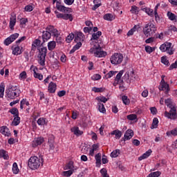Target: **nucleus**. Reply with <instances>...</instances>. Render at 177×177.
<instances>
[{
  "label": "nucleus",
  "mask_w": 177,
  "mask_h": 177,
  "mask_svg": "<svg viewBox=\"0 0 177 177\" xmlns=\"http://www.w3.org/2000/svg\"><path fill=\"white\" fill-rule=\"evenodd\" d=\"M165 103L169 109H170L169 112L165 111V116L167 118H169L170 120H176L177 113H176V106L174 105V102H172V100L171 98H168L165 100Z\"/></svg>",
  "instance_id": "obj_1"
},
{
  "label": "nucleus",
  "mask_w": 177,
  "mask_h": 177,
  "mask_svg": "<svg viewBox=\"0 0 177 177\" xmlns=\"http://www.w3.org/2000/svg\"><path fill=\"white\" fill-rule=\"evenodd\" d=\"M44 162V158L41 157V159L37 156H32L28 160V167L30 169H38L42 165Z\"/></svg>",
  "instance_id": "obj_2"
},
{
  "label": "nucleus",
  "mask_w": 177,
  "mask_h": 177,
  "mask_svg": "<svg viewBox=\"0 0 177 177\" xmlns=\"http://www.w3.org/2000/svg\"><path fill=\"white\" fill-rule=\"evenodd\" d=\"M6 93L8 99H16L20 96V90L17 88V86H10L6 91Z\"/></svg>",
  "instance_id": "obj_3"
},
{
  "label": "nucleus",
  "mask_w": 177,
  "mask_h": 177,
  "mask_svg": "<svg viewBox=\"0 0 177 177\" xmlns=\"http://www.w3.org/2000/svg\"><path fill=\"white\" fill-rule=\"evenodd\" d=\"M156 31L157 28L153 24H146L145 27L143 28V32L146 37H153Z\"/></svg>",
  "instance_id": "obj_4"
},
{
  "label": "nucleus",
  "mask_w": 177,
  "mask_h": 177,
  "mask_svg": "<svg viewBox=\"0 0 177 177\" xmlns=\"http://www.w3.org/2000/svg\"><path fill=\"white\" fill-rule=\"evenodd\" d=\"M90 52L91 53H93L95 57H105V56H107V53L103 51L99 44H97V46L94 45V46L90 49Z\"/></svg>",
  "instance_id": "obj_5"
},
{
  "label": "nucleus",
  "mask_w": 177,
  "mask_h": 177,
  "mask_svg": "<svg viewBox=\"0 0 177 177\" xmlns=\"http://www.w3.org/2000/svg\"><path fill=\"white\" fill-rule=\"evenodd\" d=\"M111 64L114 66H118V64H121L124 60V56L121 53H114L110 58Z\"/></svg>",
  "instance_id": "obj_6"
},
{
  "label": "nucleus",
  "mask_w": 177,
  "mask_h": 177,
  "mask_svg": "<svg viewBox=\"0 0 177 177\" xmlns=\"http://www.w3.org/2000/svg\"><path fill=\"white\" fill-rule=\"evenodd\" d=\"M171 46H172V43L165 42L160 46V50L161 52H167L169 55H174V50H172Z\"/></svg>",
  "instance_id": "obj_7"
},
{
  "label": "nucleus",
  "mask_w": 177,
  "mask_h": 177,
  "mask_svg": "<svg viewBox=\"0 0 177 177\" xmlns=\"http://www.w3.org/2000/svg\"><path fill=\"white\" fill-rule=\"evenodd\" d=\"M17 38H19V33L11 35L9 37L4 40V45H6V46H9V45H10V44H12V42H13L15 39H17Z\"/></svg>",
  "instance_id": "obj_8"
},
{
  "label": "nucleus",
  "mask_w": 177,
  "mask_h": 177,
  "mask_svg": "<svg viewBox=\"0 0 177 177\" xmlns=\"http://www.w3.org/2000/svg\"><path fill=\"white\" fill-rule=\"evenodd\" d=\"M132 78H135V72L133 71H129L126 72L123 77V80H124L127 84L131 83V80H132Z\"/></svg>",
  "instance_id": "obj_9"
},
{
  "label": "nucleus",
  "mask_w": 177,
  "mask_h": 177,
  "mask_svg": "<svg viewBox=\"0 0 177 177\" xmlns=\"http://www.w3.org/2000/svg\"><path fill=\"white\" fill-rule=\"evenodd\" d=\"M133 131L132 129H128L126 131L124 138H122V141L123 140L124 142H126V140H129L132 139L133 136Z\"/></svg>",
  "instance_id": "obj_10"
},
{
  "label": "nucleus",
  "mask_w": 177,
  "mask_h": 177,
  "mask_svg": "<svg viewBox=\"0 0 177 177\" xmlns=\"http://www.w3.org/2000/svg\"><path fill=\"white\" fill-rule=\"evenodd\" d=\"M47 31L51 32L53 34V37L55 38H57V35H59V30L55 28V26H48L46 28Z\"/></svg>",
  "instance_id": "obj_11"
},
{
  "label": "nucleus",
  "mask_w": 177,
  "mask_h": 177,
  "mask_svg": "<svg viewBox=\"0 0 177 177\" xmlns=\"http://www.w3.org/2000/svg\"><path fill=\"white\" fill-rule=\"evenodd\" d=\"M16 25V14L12 12L11 17L10 18V30H15V26Z\"/></svg>",
  "instance_id": "obj_12"
},
{
  "label": "nucleus",
  "mask_w": 177,
  "mask_h": 177,
  "mask_svg": "<svg viewBox=\"0 0 177 177\" xmlns=\"http://www.w3.org/2000/svg\"><path fill=\"white\" fill-rule=\"evenodd\" d=\"M44 143V138L39 137L37 138H35V140L32 141V147H37V146H39Z\"/></svg>",
  "instance_id": "obj_13"
},
{
  "label": "nucleus",
  "mask_w": 177,
  "mask_h": 177,
  "mask_svg": "<svg viewBox=\"0 0 177 177\" xmlns=\"http://www.w3.org/2000/svg\"><path fill=\"white\" fill-rule=\"evenodd\" d=\"M52 37V33H50L48 30L44 31L42 35L43 44L44 42H47L48 39H50Z\"/></svg>",
  "instance_id": "obj_14"
},
{
  "label": "nucleus",
  "mask_w": 177,
  "mask_h": 177,
  "mask_svg": "<svg viewBox=\"0 0 177 177\" xmlns=\"http://www.w3.org/2000/svg\"><path fill=\"white\" fill-rule=\"evenodd\" d=\"M0 133L4 135V136H10V131H9V128L6 126L0 127Z\"/></svg>",
  "instance_id": "obj_15"
},
{
  "label": "nucleus",
  "mask_w": 177,
  "mask_h": 177,
  "mask_svg": "<svg viewBox=\"0 0 177 177\" xmlns=\"http://www.w3.org/2000/svg\"><path fill=\"white\" fill-rule=\"evenodd\" d=\"M71 131L76 136H81V135H82V133H84V131L80 130V128L77 127H74L71 128Z\"/></svg>",
  "instance_id": "obj_16"
},
{
  "label": "nucleus",
  "mask_w": 177,
  "mask_h": 177,
  "mask_svg": "<svg viewBox=\"0 0 177 177\" xmlns=\"http://www.w3.org/2000/svg\"><path fill=\"white\" fill-rule=\"evenodd\" d=\"M160 91H165V93H168V92H169L170 89H169V84H168L167 83H165L163 84H160L158 87Z\"/></svg>",
  "instance_id": "obj_17"
},
{
  "label": "nucleus",
  "mask_w": 177,
  "mask_h": 177,
  "mask_svg": "<svg viewBox=\"0 0 177 177\" xmlns=\"http://www.w3.org/2000/svg\"><path fill=\"white\" fill-rule=\"evenodd\" d=\"M12 55H21V49H20V47L19 46H13L12 47Z\"/></svg>",
  "instance_id": "obj_18"
},
{
  "label": "nucleus",
  "mask_w": 177,
  "mask_h": 177,
  "mask_svg": "<svg viewBox=\"0 0 177 177\" xmlns=\"http://www.w3.org/2000/svg\"><path fill=\"white\" fill-rule=\"evenodd\" d=\"M152 152L153 151H151V149H149L147 151H146L144 154L138 158V161H142V160H145L147 158V157H150V155Z\"/></svg>",
  "instance_id": "obj_19"
},
{
  "label": "nucleus",
  "mask_w": 177,
  "mask_h": 177,
  "mask_svg": "<svg viewBox=\"0 0 177 177\" xmlns=\"http://www.w3.org/2000/svg\"><path fill=\"white\" fill-rule=\"evenodd\" d=\"M85 39V35L82 32H78L77 36L75 38V41L78 42V41H82Z\"/></svg>",
  "instance_id": "obj_20"
},
{
  "label": "nucleus",
  "mask_w": 177,
  "mask_h": 177,
  "mask_svg": "<svg viewBox=\"0 0 177 177\" xmlns=\"http://www.w3.org/2000/svg\"><path fill=\"white\" fill-rule=\"evenodd\" d=\"M56 84L53 83V82H50L48 85V92L50 93H55L56 92Z\"/></svg>",
  "instance_id": "obj_21"
},
{
  "label": "nucleus",
  "mask_w": 177,
  "mask_h": 177,
  "mask_svg": "<svg viewBox=\"0 0 177 177\" xmlns=\"http://www.w3.org/2000/svg\"><path fill=\"white\" fill-rule=\"evenodd\" d=\"M95 160L96 167H100L102 165V154L100 153L95 155Z\"/></svg>",
  "instance_id": "obj_22"
},
{
  "label": "nucleus",
  "mask_w": 177,
  "mask_h": 177,
  "mask_svg": "<svg viewBox=\"0 0 177 177\" xmlns=\"http://www.w3.org/2000/svg\"><path fill=\"white\" fill-rule=\"evenodd\" d=\"M115 19V15L113 14H106L104 15V19L107 20V21H113Z\"/></svg>",
  "instance_id": "obj_23"
},
{
  "label": "nucleus",
  "mask_w": 177,
  "mask_h": 177,
  "mask_svg": "<svg viewBox=\"0 0 177 177\" xmlns=\"http://www.w3.org/2000/svg\"><path fill=\"white\" fill-rule=\"evenodd\" d=\"M102 35V32L98 31L96 33H93L91 41H95V44L99 39V37Z\"/></svg>",
  "instance_id": "obj_24"
},
{
  "label": "nucleus",
  "mask_w": 177,
  "mask_h": 177,
  "mask_svg": "<svg viewBox=\"0 0 177 177\" xmlns=\"http://www.w3.org/2000/svg\"><path fill=\"white\" fill-rule=\"evenodd\" d=\"M0 158H3L4 160H9V155H8V152L3 149H1Z\"/></svg>",
  "instance_id": "obj_25"
},
{
  "label": "nucleus",
  "mask_w": 177,
  "mask_h": 177,
  "mask_svg": "<svg viewBox=\"0 0 177 177\" xmlns=\"http://www.w3.org/2000/svg\"><path fill=\"white\" fill-rule=\"evenodd\" d=\"M48 52V48L46 47H41L39 49V56H43L46 57V53Z\"/></svg>",
  "instance_id": "obj_26"
},
{
  "label": "nucleus",
  "mask_w": 177,
  "mask_h": 177,
  "mask_svg": "<svg viewBox=\"0 0 177 177\" xmlns=\"http://www.w3.org/2000/svg\"><path fill=\"white\" fill-rule=\"evenodd\" d=\"M111 135H115V139H120L121 136H122V133L117 129L114 130L111 133Z\"/></svg>",
  "instance_id": "obj_27"
},
{
  "label": "nucleus",
  "mask_w": 177,
  "mask_h": 177,
  "mask_svg": "<svg viewBox=\"0 0 177 177\" xmlns=\"http://www.w3.org/2000/svg\"><path fill=\"white\" fill-rule=\"evenodd\" d=\"M142 10L147 12L149 16H153L154 15V10L151 8H142Z\"/></svg>",
  "instance_id": "obj_28"
},
{
  "label": "nucleus",
  "mask_w": 177,
  "mask_h": 177,
  "mask_svg": "<svg viewBox=\"0 0 177 177\" xmlns=\"http://www.w3.org/2000/svg\"><path fill=\"white\" fill-rule=\"evenodd\" d=\"M167 16L169 19V20H171V21H177V17L176 15H175V14L171 12H167Z\"/></svg>",
  "instance_id": "obj_29"
},
{
  "label": "nucleus",
  "mask_w": 177,
  "mask_h": 177,
  "mask_svg": "<svg viewBox=\"0 0 177 177\" xmlns=\"http://www.w3.org/2000/svg\"><path fill=\"white\" fill-rule=\"evenodd\" d=\"M61 3H60V1H57L56 8L57 10H59L60 12H64V10H66V6H62Z\"/></svg>",
  "instance_id": "obj_30"
},
{
  "label": "nucleus",
  "mask_w": 177,
  "mask_h": 177,
  "mask_svg": "<svg viewBox=\"0 0 177 177\" xmlns=\"http://www.w3.org/2000/svg\"><path fill=\"white\" fill-rule=\"evenodd\" d=\"M48 50H53L56 48V42L54 41H50L48 44Z\"/></svg>",
  "instance_id": "obj_31"
},
{
  "label": "nucleus",
  "mask_w": 177,
  "mask_h": 177,
  "mask_svg": "<svg viewBox=\"0 0 177 177\" xmlns=\"http://www.w3.org/2000/svg\"><path fill=\"white\" fill-rule=\"evenodd\" d=\"M98 110L100 113H106V108H104V104H102V102H98Z\"/></svg>",
  "instance_id": "obj_32"
},
{
  "label": "nucleus",
  "mask_w": 177,
  "mask_h": 177,
  "mask_svg": "<svg viewBox=\"0 0 177 177\" xmlns=\"http://www.w3.org/2000/svg\"><path fill=\"white\" fill-rule=\"evenodd\" d=\"M19 124H20V117L15 116V118H14L12 122V125H14V127H17V125H19Z\"/></svg>",
  "instance_id": "obj_33"
},
{
  "label": "nucleus",
  "mask_w": 177,
  "mask_h": 177,
  "mask_svg": "<svg viewBox=\"0 0 177 177\" xmlns=\"http://www.w3.org/2000/svg\"><path fill=\"white\" fill-rule=\"evenodd\" d=\"M38 57H39V64H40V66H45V62L46 60V57L38 55Z\"/></svg>",
  "instance_id": "obj_34"
},
{
  "label": "nucleus",
  "mask_w": 177,
  "mask_h": 177,
  "mask_svg": "<svg viewBox=\"0 0 177 177\" xmlns=\"http://www.w3.org/2000/svg\"><path fill=\"white\" fill-rule=\"evenodd\" d=\"M118 156H120V149H115L111 153V157L112 158H116V157H118Z\"/></svg>",
  "instance_id": "obj_35"
},
{
  "label": "nucleus",
  "mask_w": 177,
  "mask_h": 177,
  "mask_svg": "<svg viewBox=\"0 0 177 177\" xmlns=\"http://www.w3.org/2000/svg\"><path fill=\"white\" fill-rule=\"evenodd\" d=\"M130 12L131 13H133V15H138L139 14V8L138 7H136V6H133L131 7Z\"/></svg>",
  "instance_id": "obj_36"
},
{
  "label": "nucleus",
  "mask_w": 177,
  "mask_h": 177,
  "mask_svg": "<svg viewBox=\"0 0 177 177\" xmlns=\"http://www.w3.org/2000/svg\"><path fill=\"white\" fill-rule=\"evenodd\" d=\"M19 171V167L17 166V163L14 162L13 165H12V172H13V174H15L16 175V174H17Z\"/></svg>",
  "instance_id": "obj_37"
},
{
  "label": "nucleus",
  "mask_w": 177,
  "mask_h": 177,
  "mask_svg": "<svg viewBox=\"0 0 177 177\" xmlns=\"http://www.w3.org/2000/svg\"><path fill=\"white\" fill-rule=\"evenodd\" d=\"M74 168V162L70 161L64 168V169H73Z\"/></svg>",
  "instance_id": "obj_38"
},
{
  "label": "nucleus",
  "mask_w": 177,
  "mask_h": 177,
  "mask_svg": "<svg viewBox=\"0 0 177 177\" xmlns=\"http://www.w3.org/2000/svg\"><path fill=\"white\" fill-rule=\"evenodd\" d=\"M127 118L129 121H133L135 120H138V115H136V114H130L127 116Z\"/></svg>",
  "instance_id": "obj_39"
},
{
  "label": "nucleus",
  "mask_w": 177,
  "mask_h": 177,
  "mask_svg": "<svg viewBox=\"0 0 177 177\" xmlns=\"http://www.w3.org/2000/svg\"><path fill=\"white\" fill-rule=\"evenodd\" d=\"M92 91L95 92V93H99L102 92H104V88L101 87V88H97V87H93L92 88Z\"/></svg>",
  "instance_id": "obj_40"
},
{
  "label": "nucleus",
  "mask_w": 177,
  "mask_h": 177,
  "mask_svg": "<svg viewBox=\"0 0 177 177\" xmlns=\"http://www.w3.org/2000/svg\"><path fill=\"white\" fill-rule=\"evenodd\" d=\"M122 100L124 104H126V105H128L129 104V103H131V101L129 100V99H128V96H126V95H123L122 97Z\"/></svg>",
  "instance_id": "obj_41"
},
{
  "label": "nucleus",
  "mask_w": 177,
  "mask_h": 177,
  "mask_svg": "<svg viewBox=\"0 0 177 177\" xmlns=\"http://www.w3.org/2000/svg\"><path fill=\"white\" fill-rule=\"evenodd\" d=\"M160 175H161L160 171H154V172L150 173L147 177H158L160 176Z\"/></svg>",
  "instance_id": "obj_42"
},
{
  "label": "nucleus",
  "mask_w": 177,
  "mask_h": 177,
  "mask_svg": "<svg viewBox=\"0 0 177 177\" xmlns=\"http://www.w3.org/2000/svg\"><path fill=\"white\" fill-rule=\"evenodd\" d=\"M10 113L14 115V117L19 116V110L17 108H14L10 110Z\"/></svg>",
  "instance_id": "obj_43"
},
{
  "label": "nucleus",
  "mask_w": 177,
  "mask_h": 177,
  "mask_svg": "<svg viewBox=\"0 0 177 177\" xmlns=\"http://www.w3.org/2000/svg\"><path fill=\"white\" fill-rule=\"evenodd\" d=\"M122 74H124V71H120L115 77L116 82H120V80H121V77H122Z\"/></svg>",
  "instance_id": "obj_44"
},
{
  "label": "nucleus",
  "mask_w": 177,
  "mask_h": 177,
  "mask_svg": "<svg viewBox=\"0 0 177 177\" xmlns=\"http://www.w3.org/2000/svg\"><path fill=\"white\" fill-rule=\"evenodd\" d=\"M35 78H37V80H39V81H42L44 80V75L41 73H38L37 72H35V74H33Z\"/></svg>",
  "instance_id": "obj_45"
},
{
  "label": "nucleus",
  "mask_w": 177,
  "mask_h": 177,
  "mask_svg": "<svg viewBox=\"0 0 177 177\" xmlns=\"http://www.w3.org/2000/svg\"><path fill=\"white\" fill-rule=\"evenodd\" d=\"M157 127H158V119L157 118H154L151 124V128H157Z\"/></svg>",
  "instance_id": "obj_46"
},
{
  "label": "nucleus",
  "mask_w": 177,
  "mask_h": 177,
  "mask_svg": "<svg viewBox=\"0 0 177 177\" xmlns=\"http://www.w3.org/2000/svg\"><path fill=\"white\" fill-rule=\"evenodd\" d=\"M64 20H70L73 21V15L71 14H64Z\"/></svg>",
  "instance_id": "obj_47"
},
{
  "label": "nucleus",
  "mask_w": 177,
  "mask_h": 177,
  "mask_svg": "<svg viewBox=\"0 0 177 177\" xmlns=\"http://www.w3.org/2000/svg\"><path fill=\"white\" fill-rule=\"evenodd\" d=\"M4 92H5V84H1L0 85V97H3Z\"/></svg>",
  "instance_id": "obj_48"
},
{
  "label": "nucleus",
  "mask_w": 177,
  "mask_h": 177,
  "mask_svg": "<svg viewBox=\"0 0 177 177\" xmlns=\"http://www.w3.org/2000/svg\"><path fill=\"white\" fill-rule=\"evenodd\" d=\"M109 98H106V97H97L96 100H98V102H102V103H106L109 100Z\"/></svg>",
  "instance_id": "obj_49"
},
{
  "label": "nucleus",
  "mask_w": 177,
  "mask_h": 177,
  "mask_svg": "<svg viewBox=\"0 0 177 177\" xmlns=\"http://www.w3.org/2000/svg\"><path fill=\"white\" fill-rule=\"evenodd\" d=\"M161 62L165 66H169V61L167 59V57H162Z\"/></svg>",
  "instance_id": "obj_50"
},
{
  "label": "nucleus",
  "mask_w": 177,
  "mask_h": 177,
  "mask_svg": "<svg viewBox=\"0 0 177 177\" xmlns=\"http://www.w3.org/2000/svg\"><path fill=\"white\" fill-rule=\"evenodd\" d=\"M73 39H74V34L71 33V34H69V35L66 37V41L68 44H70V42H71Z\"/></svg>",
  "instance_id": "obj_51"
},
{
  "label": "nucleus",
  "mask_w": 177,
  "mask_h": 177,
  "mask_svg": "<svg viewBox=\"0 0 177 177\" xmlns=\"http://www.w3.org/2000/svg\"><path fill=\"white\" fill-rule=\"evenodd\" d=\"M62 175L63 176H66V177L71 176V175H73V170L63 171Z\"/></svg>",
  "instance_id": "obj_52"
},
{
  "label": "nucleus",
  "mask_w": 177,
  "mask_h": 177,
  "mask_svg": "<svg viewBox=\"0 0 177 177\" xmlns=\"http://www.w3.org/2000/svg\"><path fill=\"white\" fill-rule=\"evenodd\" d=\"M100 78H102V76L99 74L93 75L91 77V80H93V81H98V80H100Z\"/></svg>",
  "instance_id": "obj_53"
},
{
  "label": "nucleus",
  "mask_w": 177,
  "mask_h": 177,
  "mask_svg": "<svg viewBox=\"0 0 177 177\" xmlns=\"http://www.w3.org/2000/svg\"><path fill=\"white\" fill-rule=\"evenodd\" d=\"M20 80H26L27 78V72L23 71L19 74Z\"/></svg>",
  "instance_id": "obj_54"
},
{
  "label": "nucleus",
  "mask_w": 177,
  "mask_h": 177,
  "mask_svg": "<svg viewBox=\"0 0 177 177\" xmlns=\"http://www.w3.org/2000/svg\"><path fill=\"white\" fill-rule=\"evenodd\" d=\"M117 74V71H111L106 74L107 78H111L113 75H115Z\"/></svg>",
  "instance_id": "obj_55"
},
{
  "label": "nucleus",
  "mask_w": 177,
  "mask_h": 177,
  "mask_svg": "<svg viewBox=\"0 0 177 177\" xmlns=\"http://www.w3.org/2000/svg\"><path fill=\"white\" fill-rule=\"evenodd\" d=\"M135 31H136V26H134L133 28H132L128 32H127V37H131V35H132Z\"/></svg>",
  "instance_id": "obj_56"
},
{
  "label": "nucleus",
  "mask_w": 177,
  "mask_h": 177,
  "mask_svg": "<svg viewBox=\"0 0 177 177\" xmlns=\"http://www.w3.org/2000/svg\"><path fill=\"white\" fill-rule=\"evenodd\" d=\"M145 50L147 53H151V52H153L155 49L151 48V46H145Z\"/></svg>",
  "instance_id": "obj_57"
},
{
  "label": "nucleus",
  "mask_w": 177,
  "mask_h": 177,
  "mask_svg": "<svg viewBox=\"0 0 177 177\" xmlns=\"http://www.w3.org/2000/svg\"><path fill=\"white\" fill-rule=\"evenodd\" d=\"M25 10L26 12H32V10H34V7H32V6L28 5L25 6Z\"/></svg>",
  "instance_id": "obj_58"
},
{
  "label": "nucleus",
  "mask_w": 177,
  "mask_h": 177,
  "mask_svg": "<svg viewBox=\"0 0 177 177\" xmlns=\"http://www.w3.org/2000/svg\"><path fill=\"white\" fill-rule=\"evenodd\" d=\"M77 44L73 47L76 50H78L79 48L82 46V43H81V41H76Z\"/></svg>",
  "instance_id": "obj_59"
},
{
  "label": "nucleus",
  "mask_w": 177,
  "mask_h": 177,
  "mask_svg": "<svg viewBox=\"0 0 177 177\" xmlns=\"http://www.w3.org/2000/svg\"><path fill=\"white\" fill-rule=\"evenodd\" d=\"M92 31V27H84V32L85 34H89Z\"/></svg>",
  "instance_id": "obj_60"
},
{
  "label": "nucleus",
  "mask_w": 177,
  "mask_h": 177,
  "mask_svg": "<svg viewBox=\"0 0 177 177\" xmlns=\"http://www.w3.org/2000/svg\"><path fill=\"white\" fill-rule=\"evenodd\" d=\"M45 119L44 118H39L38 120H37V124L39 125H45Z\"/></svg>",
  "instance_id": "obj_61"
},
{
  "label": "nucleus",
  "mask_w": 177,
  "mask_h": 177,
  "mask_svg": "<svg viewBox=\"0 0 177 177\" xmlns=\"http://www.w3.org/2000/svg\"><path fill=\"white\" fill-rule=\"evenodd\" d=\"M66 95V91L62 90L60 91L57 93V96H59V97H63V96H65Z\"/></svg>",
  "instance_id": "obj_62"
},
{
  "label": "nucleus",
  "mask_w": 177,
  "mask_h": 177,
  "mask_svg": "<svg viewBox=\"0 0 177 177\" xmlns=\"http://www.w3.org/2000/svg\"><path fill=\"white\" fill-rule=\"evenodd\" d=\"M150 111L151 114H153V115H156V114H157V108L156 107H151L150 108Z\"/></svg>",
  "instance_id": "obj_63"
},
{
  "label": "nucleus",
  "mask_w": 177,
  "mask_h": 177,
  "mask_svg": "<svg viewBox=\"0 0 177 177\" xmlns=\"http://www.w3.org/2000/svg\"><path fill=\"white\" fill-rule=\"evenodd\" d=\"M174 68H177V60L175 62V63H173V64L169 66V70H174Z\"/></svg>",
  "instance_id": "obj_64"
}]
</instances>
